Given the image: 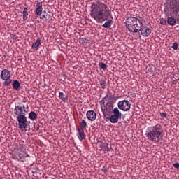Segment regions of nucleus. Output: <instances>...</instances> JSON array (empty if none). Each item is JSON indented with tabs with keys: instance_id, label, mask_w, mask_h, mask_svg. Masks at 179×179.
Masks as SVG:
<instances>
[{
	"instance_id": "c756f323",
	"label": "nucleus",
	"mask_w": 179,
	"mask_h": 179,
	"mask_svg": "<svg viewBox=\"0 0 179 179\" xmlns=\"http://www.w3.org/2000/svg\"><path fill=\"white\" fill-rule=\"evenodd\" d=\"M161 24H166L167 23V21L166 20H162L160 21Z\"/></svg>"
},
{
	"instance_id": "4be33fe9",
	"label": "nucleus",
	"mask_w": 179,
	"mask_h": 179,
	"mask_svg": "<svg viewBox=\"0 0 179 179\" xmlns=\"http://www.w3.org/2000/svg\"><path fill=\"white\" fill-rule=\"evenodd\" d=\"M79 42L80 44H83V45H85V44H87V43H89V40L86 38H80Z\"/></svg>"
},
{
	"instance_id": "a878e982",
	"label": "nucleus",
	"mask_w": 179,
	"mask_h": 179,
	"mask_svg": "<svg viewBox=\"0 0 179 179\" xmlns=\"http://www.w3.org/2000/svg\"><path fill=\"white\" fill-rule=\"evenodd\" d=\"M171 48L173 50H174V51H177V50H178V43L176 42L173 43Z\"/></svg>"
},
{
	"instance_id": "20e7f679",
	"label": "nucleus",
	"mask_w": 179,
	"mask_h": 179,
	"mask_svg": "<svg viewBox=\"0 0 179 179\" xmlns=\"http://www.w3.org/2000/svg\"><path fill=\"white\" fill-rule=\"evenodd\" d=\"M168 6L171 13L176 15L178 18L169 17L166 22L169 26H176V23L179 22V0H170Z\"/></svg>"
},
{
	"instance_id": "7c9ffc66",
	"label": "nucleus",
	"mask_w": 179,
	"mask_h": 179,
	"mask_svg": "<svg viewBox=\"0 0 179 179\" xmlns=\"http://www.w3.org/2000/svg\"><path fill=\"white\" fill-rule=\"evenodd\" d=\"M102 171H103L104 173H107V171H108L107 167L103 166L102 169Z\"/></svg>"
},
{
	"instance_id": "412c9836",
	"label": "nucleus",
	"mask_w": 179,
	"mask_h": 179,
	"mask_svg": "<svg viewBox=\"0 0 179 179\" xmlns=\"http://www.w3.org/2000/svg\"><path fill=\"white\" fill-rule=\"evenodd\" d=\"M102 27H104V29H108L111 27V20H107L103 25Z\"/></svg>"
},
{
	"instance_id": "9b49d317",
	"label": "nucleus",
	"mask_w": 179,
	"mask_h": 179,
	"mask_svg": "<svg viewBox=\"0 0 179 179\" xmlns=\"http://www.w3.org/2000/svg\"><path fill=\"white\" fill-rule=\"evenodd\" d=\"M86 117L89 121H95L97 118V115L94 110H88L86 113Z\"/></svg>"
},
{
	"instance_id": "f8f14e48",
	"label": "nucleus",
	"mask_w": 179,
	"mask_h": 179,
	"mask_svg": "<svg viewBox=\"0 0 179 179\" xmlns=\"http://www.w3.org/2000/svg\"><path fill=\"white\" fill-rule=\"evenodd\" d=\"M35 15H36V16H41V15H43V2L41 1L36 3Z\"/></svg>"
},
{
	"instance_id": "39448f33",
	"label": "nucleus",
	"mask_w": 179,
	"mask_h": 179,
	"mask_svg": "<svg viewBox=\"0 0 179 179\" xmlns=\"http://www.w3.org/2000/svg\"><path fill=\"white\" fill-rule=\"evenodd\" d=\"M115 98V96L114 94L110 95L108 98V101L105 105L104 101H103V103L101 105V111L103 114V117L106 118L107 116L110 115L113 113V110L114 109V99Z\"/></svg>"
},
{
	"instance_id": "393cba45",
	"label": "nucleus",
	"mask_w": 179,
	"mask_h": 179,
	"mask_svg": "<svg viewBox=\"0 0 179 179\" xmlns=\"http://www.w3.org/2000/svg\"><path fill=\"white\" fill-rule=\"evenodd\" d=\"M99 66L101 69H107V64L103 63V62H99Z\"/></svg>"
},
{
	"instance_id": "b1692460",
	"label": "nucleus",
	"mask_w": 179,
	"mask_h": 179,
	"mask_svg": "<svg viewBox=\"0 0 179 179\" xmlns=\"http://www.w3.org/2000/svg\"><path fill=\"white\" fill-rule=\"evenodd\" d=\"M104 148H105V150H107L108 152H111V150L113 149L111 145H110L107 143L104 144Z\"/></svg>"
},
{
	"instance_id": "2f4dec72",
	"label": "nucleus",
	"mask_w": 179,
	"mask_h": 179,
	"mask_svg": "<svg viewBox=\"0 0 179 179\" xmlns=\"http://www.w3.org/2000/svg\"><path fill=\"white\" fill-rule=\"evenodd\" d=\"M36 129V131H39L40 130V125L38 124Z\"/></svg>"
},
{
	"instance_id": "6e6552de",
	"label": "nucleus",
	"mask_w": 179,
	"mask_h": 179,
	"mask_svg": "<svg viewBox=\"0 0 179 179\" xmlns=\"http://www.w3.org/2000/svg\"><path fill=\"white\" fill-rule=\"evenodd\" d=\"M113 114L110 117H109V121L112 124H117L118 122V120L121 118V115H122L121 113H120V110H118V108H115L113 110Z\"/></svg>"
},
{
	"instance_id": "423d86ee",
	"label": "nucleus",
	"mask_w": 179,
	"mask_h": 179,
	"mask_svg": "<svg viewBox=\"0 0 179 179\" xmlns=\"http://www.w3.org/2000/svg\"><path fill=\"white\" fill-rule=\"evenodd\" d=\"M0 78L4 80L3 85L8 86L12 83V79H10V71L6 69H3L0 74Z\"/></svg>"
},
{
	"instance_id": "a211bd4d",
	"label": "nucleus",
	"mask_w": 179,
	"mask_h": 179,
	"mask_svg": "<svg viewBox=\"0 0 179 179\" xmlns=\"http://www.w3.org/2000/svg\"><path fill=\"white\" fill-rule=\"evenodd\" d=\"M29 118L32 120H37V113L34 111L30 112L29 114Z\"/></svg>"
},
{
	"instance_id": "6ab92c4d",
	"label": "nucleus",
	"mask_w": 179,
	"mask_h": 179,
	"mask_svg": "<svg viewBox=\"0 0 179 179\" xmlns=\"http://www.w3.org/2000/svg\"><path fill=\"white\" fill-rule=\"evenodd\" d=\"M59 99H61L62 101H64V103L68 100V97L65 96L64 92H59Z\"/></svg>"
},
{
	"instance_id": "ddd939ff",
	"label": "nucleus",
	"mask_w": 179,
	"mask_h": 179,
	"mask_svg": "<svg viewBox=\"0 0 179 179\" xmlns=\"http://www.w3.org/2000/svg\"><path fill=\"white\" fill-rule=\"evenodd\" d=\"M40 45H41V38H38L36 41L32 43L31 48L32 50L37 51Z\"/></svg>"
},
{
	"instance_id": "f3484780",
	"label": "nucleus",
	"mask_w": 179,
	"mask_h": 179,
	"mask_svg": "<svg viewBox=\"0 0 179 179\" xmlns=\"http://www.w3.org/2000/svg\"><path fill=\"white\" fill-rule=\"evenodd\" d=\"M28 10H27V7H25L24 8V10H23V12H22V15H23V20H24V21H26V20H27V19H29V13H28V11H27Z\"/></svg>"
},
{
	"instance_id": "f257e3e1",
	"label": "nucleus",
	"mask_w": 179,
	"mask_h": 179,
	"mask_svg": "<svg viewBox=\"0 0 179 179\" xmlns=\"http://www.w3.org/2000/svg\"><path fill=\"white\" fill-rule=\"evenodd\" d=\"M127 31L130 33H139L143 37H149L152 33V29L149 27L144 26L142 20L130 15V16L126 17L124 22Z\"/></svg>"
},
{
	"instance_id": "5701e85b",
	"label": "nucleus",
	"mask_w": 179,
	"mask_h": 179,
	"mask_svg": "<svg viewBox=\"0 0 179 179\" xmlns=\"http://www.w3.org/2000/svg\"><path fill=\"white\" fill-rule=\"evenodd\" d=\"M99 83H100V86L102 89H106V85H107V83L106 82L105 80H101L99 81Z\"/></svg>"
},
{
	"instance_id": "dca6fc26",
	"label": "nucleus",
	"mask_w": 179,
	"mask_h": 179,
	"mask_svg": "<svg viewBox=\"0 0 179 179\" xmlns=\"http://www.w3.org/2000/svg\"><path fill=\"white\" fill-rule=\"evenodd\" d=\"M50 17L51 14H48L45 10L42 12V15L41 17V19H42V20H50Z\"/></svg>"
},
{
	"instance_id": "9d476101",
	"label": "nucleus",
	"mask_w": 179,
	"mask_h": 179,
	"mask_svg": "<svg viewBox=\"0 0 179 179\" xmlns=\"http://www.w3.org/2000/svg\"><path fill=\"white\" fill-rule=\"evenodd\" d=\"M24 113H26V107L24 105H15L13 110V114H15V115L20 117V115H24Z\"/></svg>"
},
{
	"instance_id": "1a4fd4ad",
	"label": "nucleus",
	"mask_w": 179,
	"mask_h": 179,
	"mask_svg": "<svg viewBox=\"0 0 179 179\" xmlns=\"http://www.w3.org/2000/svg\"><path fill=\"white\" fill-rule=\"evenodd\" d=\"M117 107L122 111H129L131 110V102L128 100L120 101L117 103Z\"/></svg>"
},
{
	"instance_id": "aec40b11",
	"label": "nucleus",
	"mask_w": 179,
	"mask_h": 179,
	"mask_svg": "<svg viewBox=\"0 0 179 179\" xmlns=\"http://www.w3.org/2000/svg\"><path fill=\"white\" fill-rule=\"evenodd\" d=\"M80 127L78 129H85L87 127V123H86V121L85 120H82L80 122Z\"/></svg>"
},
{
	"instance_id": "7ed1b4c3",
	"label": "nucleus",
	"mask_w": 179,
	"mask_h": 179,
	"mask_svg": "<svg viewBox=\"0 0 179 179\" xmlns=\"http://www.w3.org/2000/svg\"><path fill=\"white\" fill-rule=\"evenodd\" d=\"M163 135H164V131H163V127L160 124L148 127L145 131V136L148 141L152 143H159L163 138Z\"/></svg>"
},
{
	"instance_id": "2eb2a0df",
	"label": "nucleus",
	"mask_w": 179,
	"mask_h": 179,
	"mask_svg": "<svg viewBox=\"0 0 179 179\" xmlns=\"http://www.w3.org/2000/svg\"><path fill=\"white\" fill-rule=\"evenodd\" d=\"M22 88V86L20 85V83L19 82V80H15L13 82V89L14 90H20V89Z\"/></svg>"
},
{
	"instance_id": "cd10ccee",
	"label": "nucleus",
	"mask_w": 179,
	"mask_h": 179,
	"mask_svg": "<svg viewBox=\"0 0 179 179\" xmlns=\"http://www.w3.org/2000/svg\"><path fill=\"white\" fill-rule=\"evenodd\" d=\"M173 166L175 167V169H179V163L176 162L173 164Z\"/></svg>"
},
{
	"instance_id": "f03ea898",
	"label": "nucleus",
	"mask_w": 179,
	"mask_h": 179,
	"mask_svg": "<svg viewBox=\"0 0 179 179\" xmlns=\"http://www.w3.org/2000/svg\"><path fill=\"white\" fill-rule=\"evenodd\" d=\"M90 16L98 23H103L108 20V17L111 16V10L107 4L96 1L92 3Z\"/></svg>"
},
{
	"instance_id": "473e14b6",
	"label": "nucleus",
	"mask_w": 179,
	"mask_h": 179,
	"mask_svg": "<svg viewBox=\"0 0 179 179\" xmlns=\"http://www.w3.org/2000/svg\"><path fill=\"white\" fill-rule=\"evenodd\" d=\"M108 97V94H106V96L104 97V99H107Z\"/></svg>"
},
{
	"instance_id": "0eeeda50",
	"label": "nucleus",
	"mask_w": 179,
	"mask_h": 179,
	"mask_svg": "<svg viewBox=\"0 0 179 179\" xmlns=\"http://www.w3.org/2000/svg\"><path fill=\"white\" fill-rule=\"evenodd\" d=\"M17 120L18 121V128L20 129H27V127L30 124V121H27L26 115L17 116Z\"/></svg>"
},
{
	"instance_id": "c85d7f7f",
	"label": "nucleus",
	"mask_w": 179,
	"mask_h": 179,
	"mask_svg": "<svg viewBox=\"0 0 179 179\" xmlns=\"http://www.w3.org/2000/svg\"><path fill=\"white\" fill-rule=\"evenodd\" d=\"M161 117H164V118H166V117H167V113H164V112H162L161 113Z\"/></svg>"
},
{
	"instance_id": "4468645a",
	"label": "nucleus",
	"mask_w": 179,
	"mask_h": 179,
	"mask_svg": "<svg viewBox=\"0 0 179 179\" xmlns=\"http://www.w3.org/2000/svg\"><path fill=\"white\" fill-rule=\"evenodd\" d=\"M78 134L77 136L79 141H83L85 138H86V135L85 134V130L83 129H78Z\"/></svg>"
},
{
	"instance_id": "bb28decb",
	"label": "nucleus",
	"mask_w": 179,
	"mask_h": 179,
	"mask_svg": "<svg viewBox=\"0 0 179 179\" xmlns=\"http://www.w3.org/2000/svg\"><path fill=\"white\" fill-rule=\"evenodd\" d=\"M37 173H40V169L38 167H35L32 169V173L36 174Z\"/></svg>"
}]
</instances>
